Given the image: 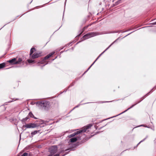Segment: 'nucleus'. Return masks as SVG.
Listing matches in <instances>:
<instances>
[{"label":"nucleus","mask_w":156,"mask_h":156,"mask_svg":"<svg viewBox=\"0 0 156 156\" xmlns=\"http://www.w3.org/2000/svg\"><path fill=\"white\" fill-rule=\"evenodd\" d=\"M12 101H8L9 102H12Z\"/></svg>","instance_id":"b1692460"},{"label":"nucleus","mask_w":156,"mask_h":156,"mask_svg":"<svg viewBox=\"0 0 156 156\" xmlns=\"http://www.w3.org/2000/svg\"><path fill=\"white\" fill-rule=\"evenodd\" d=\"M85 103L84 104H86L87 103Z\"/></svg>","instance_id":"c85d7f7f"},{"label":"nucleus","mask_w":156,"mask_h":156,"mask_svg":"<svg viewBox=\"0 0 156 156\" xmlns=\"http://www.w3.org/2000/svg\"><path fill=\"white\" fill-rule=\"evenodd\" d=\"M57 151V147L55 146H53L51 147L49 149V151L50 153L51 154L50 156H51Z\"/></svg>","instance_id":"423d86ee"},{"label":"nucleus","mask_w":156,"mask_h":156,"mask_svg":"<svg viewBox=\"0 0 156 156\" xmlns=\"http://www.w3.org/2000/svg\"><path fill=\"white\" fill-rule=\"evenodd\" d=\"M55 53V52L54 51H53L51 53L45 57L44 58H41V60L39 61L38 62V63L41 64H44L43 66H44L48 63V62H47L46 60L50 57L52 55L54 54Z\"/></svg>","instance_id":"7ed1b4c3"},{"label":"nucleus","mask_w":156,"mask_h":156,"mask_svg":"<svg viewBox=\"0 0 156 156\" xmlns=\"http://www.w3.org/2000/svg\"><path fill=\"white\" fill-rule=\"evenodd\" d=\"M90 25H88L87 26H86V27H85L84 28H83V30L82 31V32H83L86 29H87L88 26H89ZM82 33H80V34Z\"/></svg>","instance_id":"aec40b11"},{"label":"nucleus","mask_w":156,"mask_h":156,"mask_svg":"<svg viewBox=\"0 0 156 156\" xmlns=\"http://www.w3.org/2000/svg\"><path fill=\"white\" fill-rule=\"evenodd\" d=\"M59 154H56L54 156H59Z\"/></svg>","instance_id":"5701e85b"},{"label":"nucleus","mask_w":156,"mask_h":156,"mask_svg":"<svg viewBox=\"0 0 156 156\" xmlns=\"http://www.w3.org/2000/svg\"><path fill=\"white\" fill-rule=\"evenodd\" d=\"M7 62L11 64H15V63L16 62V58H12L8 61Z\"/></svg>","instance_id":"9d476101"},{"label":"nucleus","mask_w":156,"mask_h":156,"mask_svg":"<svg viewBox=\"0 0 156 156\" xmlns=\"http://www.w3.org/2000/svg\"><path fill=\"white\" fill-rule=\"evenodd\" d=\"M39 132V131L35 130L34 131L32 132L31 133L32 136L33 137L34 135L36 134L37 133H38Z\"/></svg>","instance_id":"4468645a"},{"label":"nucleus","mask_w":156,"mask_h":156,"mask_svg":"<svg viewBox=\"0 0 156 156\" xmlns=\"http://www.w3.org/2000/svg\"><path fill=\"white\" fill-rule=\"evenodd\" d=\"M118 39H119V38L117 39L115 41H114L111 44V45H110L108 46V47L103 52H102L101 54H100L99 55V56L96 59V60L94 62L91 64V65L88 69L87 70L84 72V73H86L90 68L94 64V63L98 59V58L102 55L106 50H107L114 43H115V42H116L118 40Z\"/></svg>","instance_id":"39448f33"},{"label":"nucleus","mask_w":156,"mask_h":156,"mask_svg":"<svg viewBox=\"0 0 156 156\" xmlns=\"http://www.w3.org/2000/svg\"><path fill=\"white\" fill-rule=\"evenodd\" d=\"M92 125L89 124L86 126H84L80 130L77 131L76 132L74 133L69 135L68 137L69 138L72 137L75 135H76L80 133H81L87 132L88 131V129L90 128L92 126Z\"/></svg>","instance_id":"f03ea898"},{"label":"nucleus","mask_w":156,"mask_h":156,"mask_svg":"<svg viewBox=\"0 0 156 156\" xmlns=\"http://www.w3.org/2000/svg\"><path fill=\"white\" fill-rule=\"evenodd\" d=\"M140 101H139L138 102H137V103H136V104H134V105H133L131 107H130V108H129L128 109H127V110H125V111L123 112H122L120 113V114H119L118 115H119L125 112H126L127 111V110H129V109H130L131 108H133L134 106L136 105L137 103H139Z\"/></svg>","instance_id":"f8f14e48"},{"label":"nucleus","mask_w":156,"mask_h":156,"mask_svg":"<svg viewBox=\"0 0 156 156\" xmlns=\"http://www.w3.org/2000/svg\"><path fill=\"white\" fill-rule=\"evenodd\" d=\"M28 154L27 153H24L21 156H28Z\"/></svg>","instance_id":"412c9836"},{"label":"nucleus","mask_w":156,"mask_h":156,"mask_svg":"<svg viewBox=\"0 0 156 156\" xmlns=\"http://www.w3.org/2000/svg\"><path fill=\"white\" fill-rule=\"evenodd\" d=\"M78 138H79V137H76L71 138L70 139V141L72 143L75 142L78 140Z\"/></svg>","instance_id":"9b49d317"},{"label":"nucleus","mask_w":156,"mask_h":156,"mask_svg":"<svg viewBox=\"0 0 156 156\" xmlns=\"http://www.w3.org/2000/svg\"><path fill=\"white\" fill-rule=\"evenodd\" d=\"M154 23V24H156V22Z\"/></svg>","instance_id":"a878e982"},{"label":"nucleus","mask_w":156,"mask_h":156,"mask_svg":"<svg viewBox=\"0 0 156 156\" xmlns=\"http://www.w3.org/2000/svg\"><path fill=\"white\" fill-rule=\"evenodd\" d=\"M147 136H146V138L144 139L143 140L141 141L140 142H139L137 144V145H138L139 144H140L141 142H143V141H144L147 138Z\"/></svg>","instance_id":"6ab92c4d"},{"label":"nucleus","mask_w":156,"mask_h":156,"mask_svg":"<svg viewBox=\"0 0 156 156\" xmlns=\"http://www.w3.org/2000/svg\"><path fill=\"white\" fill-rule=\"evenodd\" d=\"M41 56V53H35L31 56V58L33 59L37 58Z\"/></svg>","instance_id":"6e6552de"},{"label":"nucleus","mask_w":156,"mask_h":156,"mask_svg":"<svg viewBox=\"0 0 156 156\" xmlns=\"http://www.w3.org/2000/svg\"><path fill=\"white\" fill-rule=\"evenodd\" d=\"M28 115L30 117H31V118H33L34 117V116L33 115V114H32V113L31 112H30L29 113V114H28Z\"/></svg>","instance_id":"a211bd4d"},{"label":"nucleus","mask_w":156,"mask_h":156,"mask_svg":"<svg viewBox=\"0 0 156 156\" xmlns=\"http://www.w3.org/2000/svg\"><path fill=\"white\" fill-rule=\"evenodd\" d=\"M145 126V127H148L147 126Z\"/></svg>","instance_id":"cd10ccee"},{"label":"nucleus","mask_w":156,"mask_h":156,"mask_svg":"<svg viewBox=\"0 0 156 156\" xmlns=\"http://www.w3.org/2000/svg\"><path fill=\"white\" fill-rule=\"evenodd\" d=\"M81 104H79L78 105H77V106H76V107H75L73 109H74L75 108H77L78 107H79L80 105H81Z\"/></svg>","instance_id":"4be33fe9"},{"label":"nucleus","mask_w":156,"mask_h":156,"mask_svg":"<svg viewBox=\"0 0 156 156\" xmlns=\"http://www.w3.org/2000/svg\"><path fill=\"white\" fill-rule=\"evenodd\" d=\"M35 51V48H31L30 51V55H31L34 52V51Z\"/></svg>","instance_id":"2eb2a0df"},{"label":"nucleus","mask_w":156,"mask_h":156,"mask_svg":"<svg viewBox=\"0 0 156 156\" xmlns=\"http://www.w3.org/2000/svg\"><path fill=\"white\" fill-rule=\"evenodd\" d=\"M5 64L4 63L0 64V69L2 68L5 67Z\"/></svg>","instance_id":"dca6fc26"},{"label":"nucleus","mask_w":156,"mask_h":156,"mask_svg":"<svg viewBox=\"0 0 156 156\" xmlns=\"http://www.w3.org/2000/svg\"><path fill=\"white\" fill-rule=\"evenodd\" d=\"M28 119L29 117L28 116L26 117L25 118L23 119L22 120H21L22 122H23V124H26V122Z\"/></svg>","instance_id":"ddd939ff"},{"label":"nucleus","mask_w":156,"mask_h":156,"mask_svg":"<svg viewBox=\"0 0 156 156\" xmlns=\"http://www.w3.org/2000/svg\"><path fill=\"white\" fill-rule=\"evenodd\" d=\"M24 62L23 61V59L21 58H19L17 60H16V62L15 64H21L22 63L23 65L24 64Z\"/></svg>","instance_id":"1a4fd4ad"},{"label":"nucleus","mask_w":156,"mask_h":156,"mask_svg":"<svg viewBox=\"0 0 156 156\" xmlns=\"http://www.w3.org/2000/svg\"><path fill=\"white\" fill-rule=\"evenodd\" d=\"M54 59H53L52 60V61H53Z\"/></svg>","instance_id":"bb28decb"},{"label":"nucleus","mask_w":156,"mask_h":156,"mask_svg":"<svg viewBox=\"0 0 156 156\" xmlns=\"http://www.w3.org/2000/svg\"><path fill=\"white\" fill-rule=\"evenodd\" d=\"M37 126V125L34 123H30L26 124L23 126L24 127L27 128H34Z\"/></svg>","instance_id":"0eeeda50"},{"label":"nucleus","mask_w":156,"mask_h":156,"mask_svg":"<svg viewBox=\"0 0 156 156\" xmlns=\"http://www.w3.org/2000/svg\"><path fill=\"white\" fill-rule=\"evenodd\" d=\"M27 61L28 62V63H35L34 60L31 59H28Z\"/></svg>","instance_id":"f3484780"},{"label":"nucleus","mask_w":156,"mask_h":156,"mask_svg":"<svg viewBox=\"0 0 156 156\" xmlns=\"http://www.w3.org/2000/svg\"><path fill=\"white\" fill-rule=\"evenodd\" d=\"M99 34L97 32H90L84 35L83 37L84 39H86Z\"/></svg>","instance_id":"20e7f679"},{"label":"nucleus","mask_w":156,"mask_h":156,"mask_svg":"<svg viewBox=\"0 0 156 156\" xmlns=\"http://www.w3.org/2000/svg\"><path fill=\"white\" fill-rule=\"evenodd\" d=\"M37 106L44 110L48 111L50 108V103L48 101H42L36 103Z\"/></svg>","instance_id":"f257e3e1"},{"label":"nucleus","mask_w":156,"mask_h":156,"mask_svg":"<svg viewBox=\"0 0 156 156\" xmlns=\"http://www.w3.org/2000/svg\"><path fill=\"white\" fill-rule=\"evenodd\" d=\"M140 126H144V125H141Z\"/></svg>","instance_id":"393cba45"}]
</instances>
